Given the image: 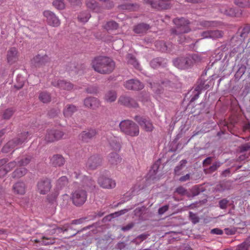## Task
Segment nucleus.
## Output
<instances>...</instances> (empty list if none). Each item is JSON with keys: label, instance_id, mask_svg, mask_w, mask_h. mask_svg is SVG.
<instances>
[{"label": "nucleus", "instance_id": "61", "mask_svg": "<svg viewBox=\"0 0 250 250\" xmlns=\"http://www.w3.org/2000/svg\"><path fill=\"white\" fill-rule=\"evenodd\" d=\"M225 14L229 16H235V13L233 12V10L230 9V12H228V10L225 11Z\"/></svg>", "mask_w": 250, "mask_h": 250}, {"label": "nucleus", "instance_id": "53", "mask_svg": "<svg viewBox=\"0 0 250 250\" xmlns=\"http://www.w3.org/2000/svg\"><path fill=\"white\" fill-rule=\"evenodd\" d=\"M134 224L132 223H129L126 226L122 228V230L124 231H126L129 230L133 227Z\"/></svg>", "mask_w": 250, "mask_h": 250}, {"label": "nucleus", "instance_id": "32", "mask_svg": "<svg viewBox=\"0 0 250 250\" xmlns=\"http://www.w3.org/2000/svg\"><path fill=\"white\" fill-rule=\"evenodd\" d=\"M127 62L129 64H132L135 67L139 68V63L134 57L131 55L128 54L127 57Z\"/></svg>", "mask_w": 250, "mask_h": 250}, {"label": "nucleus", "instance_id": "64", "mask_svg": "<svg viewBox=\"0 0 250 250\" xmlns=\"http://www.w3.org/2000/svg\"><path fill=\"white\" fill-rule=\"evenodd\" d=\"M127 209H124L120 211V215L125 213V212L127 211Z\"/></svg>", "mask_w": 250, "mask_h": 250}, {"label": "nucleus", "instance_id": "37", "mask_svg": "<svg viewBox=\"0 0 250 250\" xmlns=\"http://www.w3.org/2000/svg\"><path fill=\"white\" fill-rule=\"evenodd\" d=\"M172 0H159L160 6L163 9H168L169 6L170 2Z\"/></svg>", "mask_w": 250, "mask_h": 250}, {"label": "nucleus", "instance_id": "40", "mask_svg": "<svg viewBox=\"0 0 250 250\" xmlns=\"http://www.w3.org/2000/svg\"><path fill=\"white\" fill-rule=\"evenodd\" d=\"M156 46L157 48L161 51L164 52L167 50V46L165 43L162 42H156Z\"/></svg>", "mask_w": 250, "mask_h": 250}, {"label": "nucleus", "instance_id": "50", "mask_svg": "<svg viewBox=\"0 0 250 250\" xmlns=\"http://www.w3.org/2000/svg\"><path fill=\"white\" fill-rule=\"evenodd\" d=\"M211 233L212 234H215L217 235H221L223 234V230L220 229L216 228L211 229Z\"/></svg>", "mask_w": 250, "mask_h": 250}, {"label": "nucleus", "instance_id": "3", "mask_svg": "<svg viewBox=\"0 0 250 250\" xmlns=\"http://www.w3.org/2000/svg\"><path fill=\"white\" fill-rule=\"evenodd\" d=\"M197 55L189 56L187 58H178L173 61L175 66L180 69H186L190 67L194 62L198 61Z\"/></svg>", "mask_w": 250, "mask_h": 250}, {"label": "nucleus", "instance_id": "52", "mask_svg": "<svg viewBox=\"0 0 250 250\" xmlns=\"http://www.w3.org/2000/svg\"><path fill=\"white\" fill-rule=\"evenodd\" d=\"M225 233L227 235H232L234 234L235 232V230L233 229H225Z\"/></svg>", "mask_w": 250, "mask_h": 250}, {"label": "nucleus", "instance_id": "2", "mask_svg": "<svg viewBox=\"0 0 250 250\" xmlns=\"http://www.w3.org/2000/svg\"><path fill=\"white\" fill-rule=\"evenodd\" d=\"M120 127L123 132L131 136H138L139 133L138 125L131 121L125 120L121 122Z\"/></svg>", "mask_w": 250, "mask_h": 250}, {"label": "nucleus", "instance_id": "14", "mask_svg": "<svg viewBox=\"0 0 250 250\" xmlns=\"http://www.w3.org/2000/svg\"><path fill=\"white\" fill-rule=\"evenodd\" d=\"M135 120L146 131H151L153 126L150 121L141 117L136 116Z\"/></svg>", "mask_w": 250, "mask_h": 250}, {"label": "nucleus", "instance_id": "56", "mask_svg": "<svg viewBox=\"0 0 250 250\" xmlns=\"http://www.w3.org/2000/svg\"><path fill=\"white\" fill-rule=\"evenodd\" d=\"M210 31H207L202 33V36L203 38H210L209 34H210Z\"/></svg>", "mask_w": 250, "mask_h": 250}, {"label": "nucleus", "instance_id": "25", "mask_svg": "<svg viewBox=\"0 0 250 250\" xmlns=\"http://www.w3.org/2000/svg\"><path fill=\"white\" fill-rule=\"evenodd\" d=\"M149 28L150 26L148 24L140 23L135 27L134 31L136 33H143L146 32Z\"/></svg>", "mask_w": 250, "mask_h": 250}, {"label": "nucleus", "instance_id": "16", "mask_svg": "<svg viewBox=\"0 0 250 250\" xmlns=\"http://www.w3.org/2000/svg\"><path fill=\"white\" fill-rule=\"evenodd\" d=\"M12 190L16 194L23 195L26 192V186L24 183L18 182L15 183L12 187Z\"/></svg>", "mask_w": 250, "mask_h": 250}, {"label": "nucleus", "instance_id": "54", "mask_svg": "<svg viewBox=\"0 0 250 250\" xmlns=\"http://www.w3.org/2000/svg\"><path fill=\"white\" fill-rule=\"evenodd\" d=\"M53 243H54V241L53 240H50L48 239H46L44 240H42V243L45 245L51 244H53Z\"/></svg>", "mask_w": 250, "mask_h": 250}, {"label": "nucleus", "instance_id": "51", "mask_svg": "<svg viewBox=\"0 0 250 250\" xmlns=\"http://www.w3.org/2000/svg\"><path fill=\"white\" fill-rule=\"evenodd\" d=\"M168 208V206L167 205L164 206L159 209L158 212L160 214H162L165 213Z\"/></svg>", "mask_w": 250, "mask_h": 250}, {"label": "nucleus", "instance_id": "1", "mask_svg": "<svg viewBox=\"0 0 250 250\" xmlns=\"http://www.w3.org/2000/svg\"><path fill=\"white\" fill-rule=\"evenodd\" d=\"M91 66L97 73L102 74H108L113 71L115 64L111 59L100 56L95 57L92 60Z\"/></svg>", "mask_w": 250, "mask_h": 250}, {"label": "nucleus", "instance_id": "33", "mask_svg": "<svg viewBox=\"0 0 250 250\" xmlns=\"http://www.w3.org/2000/svg\"><path fill=\"white\" fill-rule=\"evenodd\" d=\"M53 5L58 9H63L65 7V4L63 0H54Z\"/></svg>", "mask_w": 250, "mask_h": 250}, {"label": "nucleus", "instance_id": "36", "mask_svg": "<svg viewBox=\"0 0 250 250\" xmlns=\"http://www.w3.org/2000/svg\"><path fill=\"white\" fill-rule=\"evenodd\" d=\"M210 38L215 39L222 37V33L218 30L210 31Z\"/></svg>", "mask_w": 250, "mask_h": 250}, {"label": "nucleus", "instance_id": "31", "mask_svg": "<svg viewBox=\"0 0 250 250\" xmlns=\"http://www.w3.org/2000/svg\"><path fill=\"white\" fill-rule=\"evenodd\" d=\"M110 146L115 151H118L120 148V144L117 139L114 137L109 143Z\"/></svg>", "mask_w": 250, "mask_h": 250}, {"label": "nucleus", "instance_id": "62", "mask_svg": "<svg viewBox=\"0 0 250 250\" xmlns=\"http://www.w3.org/2000/svg\"><path fill=\"white\" fill-rule=\"evenodd\" d=\"M244 131H247L250 129V124L249 123L245 125L243 127Z\"/></svg>", "mask_w": 250, "mask_h": 250}, {"label": "nucleus", "instance_id": "59", "mask_svg": "<svg viewBox=\"0 0 250 250\" xmlns=\"http://www.w3.org/2000/svg\"><path fill=\"white\" fill-rule=\"evenodd\" d=\"M250 148V146L249 144H245L241 146V150L242 151H245L248 150Z\"/></svg>", "mask_w": 250, "mask_h": 250}, {"label": "nucleus", "instance_id": "42", "mask_svg": "<svg viewBox=\"0 0 250 250\" xmlns=\"http://www.w3.org/2000/svg\"><path fill=\"white\" fill-rule=\"evenodd\" d=\"M83 184L87 187H91L93 184V181L87 177H85L83 180Z\"/></svg>", "mask_w": 250, "mask_h": 250}, {"label": "nucleus", "instance_id": "58", "mask_svg": "<svg viewBox=\"0 0 250 250\" xmlns=\"http://www.w3.org/2000/svg\"><path fill=\"white\" fill-rule=\"evenodd\" d=\"M211 161V157H208L203 161V165L204 166H206L207 165L210 164Z\"/></svg>", "mask_w": 250, "mask_h": 250}, {"label": "nucleus", "instance_id": "12", "mask_svg": "<svg viewBox=\"0 0 250 250\" xmlns=\"http://www.w3.org/2000/svg\"><path fill=\"white\" fill-rule=\"evenodd\" d=\"M98 182L100 186L104 188H112L116 186V183L114 180L104 176L100 177Z\"/></svg>", "mask_w": 250, "mask_h": 250}, {"label": "nucleus", "instance_id": "13", "mask_svg": "<svg viewBox=\"0 0 250 250\" xmlns=\"http://www.w3.org/2000/svg\"><path fill=\"white\" fill-rule=\"evenodd\" d=\"M125 87L128 89L140 90L144 87V85L140 81L135 79L127 81L124 84Z\"/></svg>", "mask_w": 250, "mask_h": 250}, {"label": "nucleus", "instance_id": "10", "mask_svg": "<svg viewBox=\"0 0 250 250\" xmlns=\"http://www.w3.org/2000/svg\"><path fill=\"white\" fill-rule=\"evenodd\" d=\"M19 53L18 49L15 47L10 48L6 53V60L8 63L13 64L18 60Z\"/></svg>", "mask_w": 250, "mask_h": 250}, {"label": "nucleus", "instance_id": "46", "mask_svg": "<svg viewBox=\"0 0 250 250\" xmlns=\"http://www.w3.org/2000/svg\"><path fill=\"white\" fill-rule=\"evenodd\" d=\"M221 165L220 163L215 162L209 168V171L210 172H213L216 170Z\"/></svg>", "mask_w": 250, "mask_h": 250}, {"label": "nucleus", "instance_id": "17", "mask_svg": "<svg viewBox=\"0 0 250 250\" xmlns=\"http://www.w3.org/2000/svg\"><path fill=\"white\" fill-rule=\"evenodd\" d=\"M83 103L86 107L93 109L98 107L100 105L99 100L95 97H88L84 100Z\"/></svg>", "mask_w": 250, "mask_h": 250}, {"label": "nucleus", "instance_id": "60", "mask_svg": "<svg viewBox=\"0 0 250 250\" xmlns=\"http://www.w3.org/2000/svg\"><path fill=\"white\" fill-rule=\"evenodd\" d=\"M96 88L95 87H89L87 89L86 91L89 93H93L96 92Z\"/></svg>", "mask_w": 250, "mask_h": 250}, {"label": "nucleus", "instance_id": "21", "mask_svg": "<svg viewBox=\"0 0 250 250\" xmlns=\"http://www.w3.org/2000/svg\"><path fill=\"white\" fill-rule=\"evenodd\" d=\"M46 59V56L37 55L32 59L31 64L35 67H40L45 63Z\"/></svg>", "mask_w": 250, "mask_h": 250}, {"label": "nucleus", "instance_id": "30", "mask_svg": "<svg viewBox=\"0 0 250 250\" xmlns=\"http://www.w3.org/2000/svg\"><path fill=\"white\" fill-rule=\"evenodd\" d=\"M90 17V15L88 12H83L81 13L78 16V20L82 22H85L88 21Z\"/></svg>", "mask_w": 250, "mask_h": 250}, {"label": "nucleus", "instance_id": "55", "mask_svg": "<svg viewBox=\"0 0 250 250\" xmlns=\"http://www.w3.org/2000/svg\"><path fill=\"white\" fill-rule=\"evenodd\" d=\"M214 24H215V23L214 22L208 21H205L203 23V26H206V27L214 26Z\"/></svg>", "mask_w": 250, "mask_h": 250}, {"label": "nucleus", "instance_id": "22", "mask_svg": "<svg viewBox=\"0 0 250 250\" xmlns=\"http://www.w3.org/2000/svg\"><path fill=\"white\" fill-rule=\"evenodd\" d=\"M51 164L55 167H60L64 164L63 158L60 155H54L51 159Z\"/></svg>", "mask_w": 250, "mask_h": 250}, {"label": "nucleus", "instance_id": "44", "mask_svg": "<svg viewBox=\"0 0 250 250\" xmlns=\"http://www.w3.org/2000/svg\"><path fill=\"white\" fill-rule=\"evenodd\" d=\"M187 163V161L183 160L180 162V166H177L175 168V172L177 174H179V171L181 169L183 166H184Z\"/></svg>", "mask_w": 250, "mask_h": 250}, {"label": "nucleus", "instance_id": "57", "mask_svg": "<svg viewBox=\"0 0 250 250\" xmlns=\"http://www.w3.org/2000/svg\"><path fill=\"white\" fill-rule=\"evenodd\" d=\"M189 179V175L188 174H186L184 176H182L180 178L179 180L181 182L186 181Z\"/></svg>", "mask_w": 250, "mask_h": 250}, {"label": "nucleus", "instance_id": "19", "mask_svg": "<svg viewBox=\"0 0 250 250\" xmlns=\"http://www.w3.org/2000/svg\"><path fill=\"white\" fill-rule=\"evenodd\" d=\"M97 134V131L95 129H90L82 132L79 135L80 139L83 141H87L94 137Z\"/></svg>", "mask_w": 250, "mask_h": 250}, {"label": "nucleus", "instance_id": "35", "mask_svg": "<svg viewBox=\"0 0 250 250\" xmlns=\"http://www.w3.org/2000/svg\"><path fill=\"white\" fill-rule=\"evenodd\" d=\"M250 247V242H244L237 247L236 250H248Z\"/></svg>", "mask_w": 250, "mask_h": 250}, {"label": "nucleus", "instance_id": "18", "mask_svg": "<svg viewBox=\"0 0 250 250\" xmlns=\"http://www.w3.org/2000/svg\"><path fill=\"white\" fill-rule=\"evenodd\" d=\"M101 163L100 158L97 156H92L90 157L87 163L86 167L91 169L96 168Z\"/></svg>", "mask_w": 250, "mask_h": 250}, {"label": "nucleus", "instance_id": "39", "mask_svg": "<svg viewBox=\"0 0 250 250\" xmlns=\"http://www.w3.org/2000/svg\"><path fill=\"white\" fill-rule=\"evenodd\" d=\"M161 59L160 58H156L152 60L150 62V65L152 67L154 68H157L159 66L161 65Z\"/></svg>", "mask_w": 250, "mask_h": 250}, {"label": "nucleus", "instance_id": "45", "mask_svg": "<svg viewBox=\"0 0 250 250\" xmlns=\"http://www.w3.org/2000/svg\"><path fill=\"white\" fill-rule=\"evenodd\" d=\"M229 201L226 199H223L219 202V207L222 209H225L227 208Z\"/></svg>", "mask_w": 250, "mask_h": 250}, {"label": "nucleus", "instance_id": "8", "mask_svg": "<svg viewBox=\"0 0 250 250\" xmlns=\"http://www.w3.org/2000/svg\"><path fill=\"white\" fill-rule=\"evenodd\" d=\"M6 163L7 161L5 159L0 160V177L5 175L17 165V162L15 161L8 164Z\"/></svg>", "mask_w": 250, "mask_h": 250}, {"label": "nucleus", "instance_id": "63", "mask_svg": "<svg viewBox=\"0 0 250 250\" xmlns=\"http://www.w3.org/2000/svg\"><path fill=\"white\" fill-rule=\"evenodd\" d=\"M200 94V93L199 92H198L197 94H196L191 99L192 101H194L195 100H196L198 97H199V95Z\"/></svg>", "mask_w": 250, "mask_h": 250}, {"label": "nucleus", "instance_id": "23", "mask_svg": "<svg viewBox=\"0 0 250 250\" xmlns=\"http://www.w3.org/2000/svg\"><path fill=\"white\" fill-rule=\"evenodd\" d=\"M117 99V94L115 91L109 90L104 95V99L107 102H114Z\"/></svg>", "mask_w": 250, "mask_h": 250}, {"label": "nucleus", "instance_id": "27", "mask_svg": "<svg viewBox=\"0 0 250 250\" xmlns=\"http://www.w3.org/2000/svg\"><path fill=\"white\" fill-rule=\"evenodd\" d=\"M68 184V179L65 176H62L56 182V188L58 189H61L63 187L67 186Z\"/></svg>", "mask_w": 250, "mask_h": 250}, {"label": "nucleus", "instance_id": "38", "mask_svg": "<svg viewBox=\"0 0 250 250\" xmlns=\"http://www.w3.org/2000/svg\"><path fill=\"white\" fill-rule=\"evenodd\" d=\"M235 3L240 7L247 6L250 5L249 0H235Z\"/></svg>", "mask_w": 250, "mask_h": 250}, {"label": "nucleus", "instance_id": "5", "mask_svg": "<svg viewBox=\"0 0 250 250\" xmlns=\"http://www.w3.org/2000/svg\"><path fill=\"white\" fill-rule=\"evenodd\" d=\"M87 198L86 192L82 189L75 190L72 195L73 203L76 206H81L84 203Z\"/></svg>", "mask_w": 250, "mask_h": 250}, {"label": "nucleus", "instance_id": "43", "mask_svg": "<svg viewBox=\"0 0 250 250\" xmlns=\"http://www.w3.org/2000/svg\"><path fill=\"white\" fill-rule=\"evenodd\" d=\"M87 6L90 9L95 10V7L97 6V4L95 0H91L86 3Z\"/></svg>", "mask_w": 250, "mask_h": 250}, {"label": "nucleus", "instance_id": "48", "mask_svg": "<svg viewBox=\"0 0 250 250\" xmlns=\"http://www.w3.org/2000/svg\"><path fill=\"white\" fill-rule=\"evenodd\" d=\"M189 217L194 224H195L199 221L198 217L194 213L190 212Z\"/></svg>", "mask_w": 250, "mask_h": 250}, {"label": "nucleus", "instance_id": "20", "mask_svg": "<svg viewBox=\"0 0 250 250\" xmlns=\"http://www.w3.org/2000/svg\"><path fill=\"white\" fill-rule=\"evenodd\" d=\"M119 102L127 106L136 107L137 104L132 99L126 96H121L119 99Z\"/></svg>", "mask_w": 250, "mask_h": 250}, {"label": "nucleus", "instance_id": "28", "mask_svg": "<svg viewBox=\"0 0 250 250\" xmlns=\"http://www.w3.org/2000/svg\"><path fill=\"white\" fill-rule=\"evenodd\" d=\"M118 27V23L113 21H108L104 25V28L108 31H113L117 29Z\"/></svg>", "mask_w": 250, "mask_h": 250}, {"label": "nucleus", "instance_id": "7", "mask_svg": "<svg viewBox=\"0 0 250 250\" xmlns=\"http://www.w3.org/2000/svg\"><path fill=\"white\" fill-rule=\"evenodd\" d=\"M51 188V181L48 178L41 179L37 184V191L42 194H45Z\"/></svg>", "mask_w": 250, "mask_h": 250}, {"label": "nucleus", "instance_id": "29", "mask_svg": "<svg viewBox=\"0 0 250 250\" xmlns=\"http://www.w3.org/2000/svg\"><path fill=\"white\" fill-rule=\"evenodd\" d=\"M109 161L112 165H116L121 162V159L117 153H112L109 155Z\"/></svg>", "mask_w": 250, "mask_h": 250}, {"label": "nucleus", "instance_id": "41", "mask_svg": "<svg viewBox=\"0 0 250 250\" xmlns=\"http://www.w3.org/2000/svg\"><path fill=\"white\" fill-rule=\"evenodd\" d=\"M13 111L11 109H6L3 114V118L5 119H8L10 118L12 115H13Z\"/></svg>", "mask_w": 250, "mask_h": 250}, {"label": "nucleus", "instance_id": "47", "mask_svg": "<svg viewBox=\"0 0 250 250\" xmlns=\"http://www.w3.org/2000/svg\"><path fill=\"white\" fill-rule=\"evenodd\" d=\"M30 161V159L28 157H26L24 159L18 161V165L20 166H25L27 165Z\"/></svg>", "mask_w": 250, "mask_h": 250}, {"label": "nucleus", "instance_id": "9", "mask_svg": "<svg viewBox=\"0 0 250 250\" xmlns=\"http://www.w3.org/2000/svg\"><path fill=\"white\" fill-rule=\"evenodd\" d=\"M43 15L46 18L49 25L53 27H58L60 25V21L53 12L46 10L43 12Z\"/></svg>", "mask_w": 250, "mask_h": 250}, {"label": "nucleus", "instance_id": "24", "mask_svg": "<svg viewBox=\"0 0 250 250\" xmlns=\"http://www.w3.org/2000/svg\"><path fill=\"white\" fill-rule=\"evenodd\" d=\"M77 107L73 105L66 106L63 110V114L65 117H71L72 114L77 111Z\"/></svg>", "mask_w": 250, "mask_h": 250}, {"label": "nucleus", "instance_id": "26", "mask_svg": "<svg viewBox=\"0 0 250 250\" xmlns=\"http://www.w3.org/2000/svg\"><path fill=\"white\" fill-rule=\"evenodd\" d=\"M27 172V169L24 167H20L15 170L12 173L13 178H19L24 175Z\"/></svg>", "mask_w": 250, "mask_h": 250}, {"label": "nucleus", "instance_id": "49", "mask_svg": "<svg viewBox=\"0 0 250 250\" xmlns=\"http://www.w3.org/2000/svg\"><path fill=\"white\" fill-rule=\"evenodd\" d=\"M176 192L181 195H185L186 193V190L182 187H179L176 189Z\"/></svg>", "mask_w": 250, "mask_h": 250}, {"label": "nucleus", "instance_id": "6", "mask_svg": "<svg viewBox=\"0 0 250 250\" xmlns=\"http://www.w3.org/2000/svg\"><path fill=\"white\" fill-rule=\"evenodd\" d=\"M25 141V139L21 141L19 139L10 141L3 147L2 152L4 153L13 152L15 149L20 147Z\"/></svg>", "mask_w": 250, "mask_h": 250}, {"label": "nucleus", "instance_id": "11", "mask_svg": "<svg viewBox=\"0 0 250 250\" xmlns=\"http://www.w3.org/2000/svg\"><path fill=\"white\" fill-rule=\"evenodd\" d=\"M63 135L62 131L51 129L47 131L45 139L47 142H51L61 139Z\"/></svg>", "mask_w": 250, "mask_h": 250}, {"label": "nucleus", "instance_id": "4", "mask_svg": "<svg viewBox=\"0 0 250 250\" xmlns=\"http://www.w3.org/2000/svg\"><path fill=\"white\" fill-rule=\"evenodd\" d=\"M173 22L176 26V28L172 30V32L175 34H180L187 33L189 31L188 26L189 21L184 18H176L173 20Z\"/></svg>", "mask_w": 250, "mask_h": 250}, {"label": "nucleus", "instance_id": "34", "mask_svg": "<svg viewBox=\"0 0 250 250\" xmlns=\"http://www.w3.org/2000/svg\"><path fill=\"white\" fill-rule=\"evenodd\" d=\"M39 99L43 103H46L50 101V96L47 93L42 92L40 94Z\"/></svg>", "mask_w": 250, "mask_h": 250}, {"label": "nucleus", "instance_id": "15", "mask_svg": "<svg viewBox=\"0 0 250 250\" xmlns=\"http://www.w3.org/2000/svg\"><path fill=\"white\" fill-rule=\"evenodd\" d=\"M54 86H57L61 89L70 90L73 88V84L69 82L63 80H54L52 82Z\"/></svg>", "mask_w": 250, "mask_h": 250}]
</instances>
